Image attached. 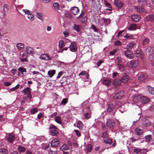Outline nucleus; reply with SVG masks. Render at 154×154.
I'll use <instances>...</instances> for the list:
<instances>
[{"label":"nucleus","mask_w":154,"mask_h":154,"mask_svg":"<svg viewBox=\"0 0 154 154\" xmlns=\"http://www.w3.org/2000/svg\"><path fill=\"white\" fill-rule=\"evenodd\" d=\"M146 52L150 55L149 60L152 66H154V47L149 46L146 50Z\"/></svg>","instance_id":"1"},{"label":"nucleus","mask_w":154,"mask_h":154,"mask_svg":"<svg viewBox=\"0 0 154 154\" xmlns=\"http://www.w3.org/2000/svg\"><path fill=\"white\" fill-rule=\"evenodd\" d=\"M116 106L115 103H108L106 106V111L108 113H110L116 110Z\"/></svg>","instance_id":"2"},{"label":"nucleus","mask_w":154,"mask_h":154,"mask_svg":"<svg viewBox=\"0 0 154 154\" xmlns=\"http://www.w3.org/2000/svg\"><path fill=\"white\" fill-rule=\"evenodd\" d=\"M125 94V92L122 91H118L113 97V98L115 100H118L121 98Z\"/></svg>","instance_id":"3"},{"label":"nucleus","mask_w":154,"mask_h":154,"mask_svg":"<svg viewBox=\"0 0 154 154\" xmlns=\"http://www.w3.org/2000/svg\"><path fill=\"white\" fill-rule=\"evenodd\" d=\"M70 51L73 52H75L77 51V48L76 46V43L75 42H71L69 47Z\"/></svg>","instance_id":"4"},{"label":"nucleus","mask_w":154,"mask_h":154,"mask_svg":"<svg viewBox=\"0 0 154 154\" xmlns=\"http://www.w3.org/2000/svg\"><path fill=\"white\" fill-rule=\"evenodd\" d=\"M106 125L107 127L112 128L115 126V123L113 120L112 119H109L106 122Z\"/></svg>","instance_id":"5"},{"label":"nucleus","mask_w":154,"mask_h":154,"mask_svg":"<svg viewBox=\"0 0 154 154\" xmlns=\"http://www.w3.org/2000/svg\"><path fill=\"white\" fill-rule=\"evenodd\" d=\"M59 144V141L58 139H55L52 140L51 146L52 147L56 148Z\"/></svg>","instance_id":"6"},{"label":"nucleus","mask_w":154,"mask_h":154,"mask_svg":"<svg viewBox=\"0 0 154 154\" xmlns=\"http://www.w3.org/2000/svg\"><path fill=\"white\" fill-rule=\"evenodd\" d=\"M86 109L88 110V111L84 114V115L85 119H87L91 118V112L90 109L89 107H87Z\"/></svg>","instance_id":"7"},{"label":"nucleus","mask_w":154,"mask_h":154,"mask_svg":"<svg viewBox=\"0 0 154 154\" xmlns=\"http://www.w3.org/2000/svg\"><path fill=\"white\" fill-rule=\"evenodd\" d=\"M125 56L128 58L133 59L134 56L133 53L130 50H127L125 51Z\"/></svg>","instance_id":"8"},{"label":"nucleus","mask_w":154,"mask_h":154,"mask_svg":"<svg viewBox=\"0 0 154 154\" xmlns=\"http://www.w3.org/2000/svg\"><path fill=\"white\" fill-rule=\"evenodd\" d=\"M114 3L115 5L118 8H121L123 5V2L120 0H115L114 1Z\"/></svg>","instance_id":"9"},{"label":"nucleus","mask_w":154,"mask_h":154,"mask_svg":"<svg viewBox=\"0 0 154 154\" xmlns=\"http://www.w3.org/2000/svg\"><path fill=\"white\" fill-rule=\"evenodd\" d=\"M41 60H51V58L49 56L48 54H42L40 57Z\"/></svg>","instance_id":"10"},{"label":"nucleus","mask_w":154,"mask_h":154,"mask_svg":"<svg viewBox=\"0 0 154 154\" xmlns=\"http://www.w3.org/2000/svg\"><path fill=\"white\" fill-rule=\"evenodd\" d=\"M140 99L141 102L143 104H146L148 103L149 101V98L145 96H143L140 97Z\"/></svg>","instance_id":"11"},{"label":"nucleus","mask_w":154,"mask_h":154,"mask_svg":"<svg viewBox=\"0 0 154 154\" xmlns=\"http://www.w3.org/2000/svg\"><path fill=\"white\" fill-rule=\"evenodd\" d=\"M9 9L8 5L7 4H5L3 7V11L2 12L3 13V15H2L3 17H4L6 15V12L8 11Z\"/></svg>","instance_id":"12"},{"label":"nucleus","mask_w":154,"mask_h":154,"mask_svg":"<svg viewBox=\"0 0 154 154\" xmlns=\"http://www.w3.org/2000/svg\"><path fill=\"white\" fill-rule=\"evenodd\" d=\"M135 9L137 11L140 13L143 12L145 11L144 8L140 6H135Z\"/></svg>","instance_id":"13"},{"label":"nucleus","mask_w":154,"mask_h":154,"mask_svg":"<svg viewBox=\"0 0 154 154\" xmlns=\"http://www.w3.org/2000/svg\"><path fill=\"white\" fill-rule=\"evenodd\" d=\"M112 84L114 86H119L121 85V81L119 79H117L113 81Z\"/></svg>","instance_id":"14"},{"label":"nucleus","mask_w":154,"mask_h":154,"mask_svg":"<svg viewBox=\"0 0 154 154\" xmlns=\"http://www.w3.org/2000/svg\"><path fill=\"white\" fill-rule=\"evenodd\" d=\"M79 9L78 7H73L72 8V12L74 14L76 15L79 12Z\"/></svg>","instance_id":"15"},{"label":"nucleus","mask_w":154,"mask_h":154,"mask_svg":"<svg viewBox=\"0 0 154 154\" xmlns=\"http://www.w3.org/2000/svg\"><path fill=\"white\" fill-rule=\"evenodd\" d=\"M146 20L147 21L154 22V15H149L146 17Z\"/></svg>","instance_id":"16"},{"label":"nucleus","mask_w":154,"mask_h":154,"mask_svg":"<svg viewBox=\"0 0 154 154\" xmlns=\"http://www.w3.org/2000/svg\"><path fill=\"white\" fill-rule=\"evenodd\" d=\"M81 27L80 25L76 24H74L73 26V29L77 32H80Z\"/></svg>","instance_id":"17"},{"label":"nucleus","mask_w":154,"mask_h":154,"mask_svg":"<svg viewBox=\"0 0 154 154\" xmlns=\"http://www.w3.org/2000/svg\"><path fill=\"white\" fill-rule=\"evenodd\" d=\"M15 139V137L12 134H10L8 135V141L11 143H13Z\"/></svg>","instance_id":"18"},{"label":"nucleus","mask_w":154,"mask_h":154,"mask_svg":"<svg viewBox=\"0 0 154 154\" xmlns=\"http://www.w3.org/2000/svg\"><path fill=\"white\" fill-rule=\"evenodd\" d=\"M26 51L28 54H33V49L30 47H27L26 48Z\"/></svg>","instance_id":"19"},{"label":"nucleus","mask_w":154,"mask_h":154,"mask_svg":"<svg viewBox=\"0 0 154 154\" xmlns=\"http://www.w3.org/2000/svg\"><path fill=\"white\" fill-rule=\"evenodd\" d=\"M54 119L55 121L58 124L61 125L62 124V121L61 117L60 116H56L55 117Z\"/></svg>","instance_id":"20"},{"label":"nucleus","mask_w":154,"mask_h":154,"mask_svg":"<svg viewBox=\"0 0 154 154\" xmlns=\"http://www.w3.org/2000/svg\"><path fill=\"white\" fill-rule=\"evenodd\" d=\"M129 79V76L125 75L123 76L121 79V81L123 83H126Z\"/></svg>","instance_id":"21"},{"label":"nucleus","mask_w":154,"mask_h":154,"mask_svg":"<svg viewBox=\"0 0 154 154\" xmlns=\"http://www.w3.org/2000/svg\"><path fill=\"white\" fill-rule=\"evenodd\" d=\"M137 26L135 24H131L128 28V29L130 30H135L137 29Z\"/></svg>","instance_id":"22"},{"label":"nucleus","mask_w":154,"mask_h":154,"mask_svg":"<svg viewBox=\"0 0 154 154\" xmlns=\"http://www.w3.org/2000/svg\"><path fill=\"white\" fill-rule=\"evenodd\" d=\"M103 83L105 85L108 86L111 84V81L109 79H105L103 80Z\"/></svg>","instance_id":"23"},{"label":"nucleus","mask_w":154,"mask_h":154,"mask_svg":"<svg viewBox=\"0 0 154 154\" xmlns=\"http://www.w3.org/2000/svg\"><path fill=\"white\" fill-rule=\"evenodd\" d=\"M130 64L133 67H135L138 65V62L137 60H132L130 62Z\"/></svg>","instance_id":"24"},{"label":"nucleus","mask_w":154,"mask_h":154,"mask_svg":"<svg viewBox=\"0 0 154 154\" xmlns=\"http://www.w3.org/2000/svg\"><path fill=\"white\" fill-rule=\"evenodd\" d=\"M35 13L36 14V17L38 18L41 20H43V16L42 13H40L38 11H36Z\"/></svg>","instance_id":"25"},{"label":"nucleus","mask_w":154,"mask_h":154,"mask_svg":"<svg viewBox=\"0 0 154 154\" xmlns=\"http://www.w3.org/2000/svg\"><path fill=\"white\" fill-rule=\"evenodd\" d=\"M135 134L137 135H140L143 133V130L139 128H137L135 129Z\"/></svg>","instance_id":"26"},{"label":"nucleus","mask_w":154,"mask_h":154,"mask_svg":"<svg viewBox=\"0 0 154 154\" xmlns=\"http://www.w3.org/2000/svg\"><path fill=\"white\" fill-rule=\"evenodd\" d=\"M131 18L132 20L135 22L137 21L140 19V17L138 15H131Z\"/></svg>","instance_id":"27"},{"label":"nucleus","mask_w":154,"mask_h":154,"mask_svg":"<svg viewBox=\"0 0 154 154\" xmlns=\"http://www.w3.org/2000/svg\"><path fill=\"white\" fill-rule=\"evenodd\" d=\"M17 149L19 152H24L26 150V149L25 147L20 146H18Z\"/></svg>","instance_id":"28"},{"label":"nucleus","mask_w":154,"mask_h":154,"mask_svg":"<svg viewBox=\"0 0 154 154\" xmlns=\"http://www.w3.org/2000/svg\"><path fill=\"white\" fill-rule=\"evenodd\" d=\"M56 71L55 70H50L48 72V75L49 77H51L55 73Z\"/></svg>","instance_id":"29"},{"label":"nucleus","mask_w":154,"mask_h":154,"mask_svg":"<svg viewBox=\"0 0 154 154\" xmlns=\"http://www.w3.org/2000/svg\"><path fill=\"white\" fill-rule=\"evenodd\" d=\"M83 125L82 123L80 121L77 122V127L79 129H82L83 127Z\"/></svg>","instance_id":"30"},{"label":"nucleus","mask_w":154,"mask_h":154,"mask_svg":"<svg viewBox=\"0 0 154 154\" xmlns=\"http://www.w3.org/2000/svg\"><path fill=\"white\" fill-rule=\"evenodd\" d=\"M135 54L136 56L138 58H140L141 55V53L140 51V50H137L135 53Z\"/></svg>","instance_id":"31"},{"label":"nucleus","mask_w":154,"mask_h":154,"mask_svg":"<svg viewBox=\"0 0 154 154\" xmlns=\"http://www.w3.org/2000/svg\"><path fill=\"white\" fill-rule=\"evenodd\" d=\"M69 149V147L66 144H63L60 148L61 150L64 151Z\"/></svg>","instance_id":"32"},{"label":"nucleus","mask_w":154,"mask_h":154,"mask_svg":"<svg viewBox=\"0 0 154 154\" xmlns=\"http://www.w3.org/2000/svg\"><path fill=\"white\" fill-rule=\"evenodd\" d=\"M119 69L121 71H123L125 70V67L122 65L119 64L117 65Z\"/></svg>","instance_id":"33"},{"label":"nucleus","mask_w":154,"mask_h":154,"mask_svg":"<svg viewBox=\"0 0 154 154\" xmlns=\"http://www.w3.org/2000/svg\"><path fill=\"white\" fill-rule=\"evenodd\" d=\"M140 97L139 96H135L133 97L132 100L134 102H138L140 99Z\"/></svg>","instance_id":"34"},{"label":"nucleus","mask_w":154,"mask_h":154,"mask_svg":"<svg viewBox=\"0 0 154 154\" xmlns=\"http://www.w3.org/2000/svg\"><path fill=\"white\" fill-rule=\"evenodd\" d=\"M8 151L5 148L0 149V154H8Z\"/></svg>","instance_id":"35"},{"label":"nucleus","mask_w":154,"mask_h":154,"mask_svg":"<svg viewBox=\"0 0 154 154\" xmlns=\"http://www.w3.org/2000/svg\"><path fill=\"white\" fill-rule=\"evenodd\" d=\"M85 75H86V76L87 77V79H88V73L87 72L85 71H82L79 74V76H80L81 75H82V76H84Z\"/></svg>","instance_id":"36"},{"label":"nucleus","mask_w":154,"mask_h":154,"mask_svg":"<svg viewBox=\"0 0 154 154\" xmlns=\"http://www.w3.org/2000/svg\"><path fill=\"white\" fill-rule=\"evenodd\" d=\"M51 134L52 136H57L58 132L56 130L54 129L51 130Z\"/></svg>","instance_id":"37"},{"label":"nucleus","mask_w":154,"mask_h":154,"mask_svg":"<svg viewBox=\"0 0 154 154\" xmlns=\"http://www.w3.org/2000/svg\"><path fill=\"white\" fill-rule=\"evenodd\" d=\"M31 89L29 88H26L25 89H24L23 90V92L25 94H28V93H29L31 92Z\"/></svg>","instance_id":"38"},{"label":"nucleus","mask_w":154,"mask_h":154,"mask_svg":"<svg viewBox=\"0 0 154 154\" xmlns=\"http://www.w3.org/2000/svg\"><path fill=\"white\" fill-rule=\"evenodd\" d=\"M17 47L19 50H21L24 48V45L22 43H19L17 44Z\"/></svg>","instance_id":"39"},{"label":"nucleus","mask_w":154,"mask_h":154,"mask_svg":"<svg viewBox=\"0 0 154 154\" xmlns=\"http://www.w3.org/2000/svg\"><path fill=\"white\" fill-rule=\"evenodd\" d=\"M149 92L152 94H154V88L149 86L148 87Z\"/></svg>","instance_id":"40"},{"label":"nucleus","mask_w":154,"mask_h":154,"mask_svg":"<svg viewBox=\"0 0 154 154\" xmlns=\"http://www.w3.org/2000/svg\"><path fill=\"white\" fill-rule=\"evenodd\" d=\"M146 77L143 75H141L139 76L138 78V80L139 82H143L144 81Z\"/></svg>","instance_id":"41"},{"label":"nucleus","mask_w":154,"mask_h":154,"mask_svg":"<svg viewBox=\"0 0 154 154\" xmlns=\"http://www.w3.org/2000/svg\"><path fill=\"white\" fill-rule=\"evenodd\" d=\"M65 45L63 41L60 40L59 42V46L60 48H63L64 46Z\"/></svg>","instance_id":"42"},{"label":"nucleus","mask_w":154,"mask_h":154,"mask_svg":"<svg viewBox=\"0 0 154 154\" xmlns=\"http://www.w3.org/2000/svg\"><path fill=\"white\" fill-rule=\"evenodd\" d=\"M103 141L104 143L106 144H111L112 143V140L111 139H107L106 140H104Z\"/></svg>","instance_id":"43"},{"label":"nucleus","mask_w":154,"mask_h":154,"mask_svg":"<svg viewBox=\"0 0 154 154\" xmlns=\"http://www.w3.org/2000/svg\"><path fill=\"white\" fill-rule=\"evenodd\" d=\"M143 150L142 149H140L138 148H134V153H138L139 152H140L141 151Z\"/></svg>","instance_id":"44"},{"label":"nucleus","mask_w":154,"mask_h":154,"mask_svg":"<svg viewBox=\"0 0 154 154\" xmlns=\"http://www.w3.org/2000/svg\"><path fill=\"white\" fill-rule=\"evenodd\" d=\"M38 111L37 108H34L30 110L31 113L32 114H34L36 113Z\"/></svg>","instance_id":"45"},{"label":"nucleus","mask_w":154,"mask_h":154,"mask_svg":"<svg viewBox=\"0 0 154 154\" xmlns=\"http://www.w3.org/2000/svg\"><path fill=\"white\" fill-rule=\"evenodd\" d=\"M68 101V99L67 98H64L62 100L61 104L62 105H66Z\"/></svg>","instance_id":"46"},{"label":"nucleus","mask_w":154,"mask_h":154,"mask_svg":"<svg viewBox=\"0 0 154 154\" xmlns=\"http://www.w3.org/2000/svg\"><path fill=\"white\" fill-rule=\"evenodd\" d=\"M53 7L55 10H59V4L58 3L55 2L53 5Z\"/></svg>","instance_id":"47"},{"label":"nucleus","mask_w":154,"mask_h":154,"mask_svg":"<svg viewBox=\"0 0 154 154\" xmlns=\"http://www.w3.org/2000/svg\"><path fill=\"white\" fill-rule=\"evenodd\" d=\"M18 70L20 71L22 73V74L23 75V72H26V69L24 68L20 67L18 69Z\"/></svg>","instance_id":"48"},{"label":"nucleus","mask_w":154,"mask_h":154,"mask_svg":"<svg viewBox=\"0 0 154 154\" xmlns=\"http://www.w3.org/2000/svg\"><path fill=\"white\" fill-rule=\"evenodd\" d=\"M151 124V122L148 120H146L144 122V125L145 127H147L150 125Z\"/></svg>","instance_id":"49"},{"label":"nucleus","mask_w":154,"mask_h":154,"mask_svg":"<svg viewBox=\"0 0 154 154\" xmlns=\"http://www.w3.org/2000/svg\"><path fill=\"white\" fill-rule=\"evenodd\" d=\"M104 5L106 7H108L109 8H112V7L111 5L108 2H107L106 1L104 0Z\"/></svg>","instance_id":"50"},{"label":"nucleus","mask_w":154,"mask_h":154,"mask_svg":"<svg viewBox=\"0 0 154 154\" xmlns=\"http://www.w3.org/2000/svg\"><path fill=\"white\" fill-rule=\"evenodd\" d=\"M92 148V146L91 144H88L87 145V149L88 152H90Z\"/></svg>","instance_id":"51"},{"label":"nucleus","mask_w":154,"mask_h":154,"mask_svg":"<svg viewBox=\"0 0 154 154\" xmlns=\"http://www.w3.org/2000/svg\"><path fill=\"white\" fill-rule=\"evenodd\" d=\"M149 42V39L148 38H145L143 41L142 43L143 45H147Z\"/></svg>","instance_id":"52"},{"label":"nucleus","mask_w":154,"mask_h":154,"mask_svg":"<svg viewBox=\"0 0 154 154\" xmlns=\"http://www.w3.org/2000/svg\"><path fill=\"white\" fill-rule=\"evenodd\" d=\"M28 17L31 21L33 20L34 19L33 15L31 13H30L28 15Z\"/></svg>","instance_id":"53"},{"label":"nucleus","mask_w":154,"mask_h":154,"mask_svg":"<svg viewBox=\"0 0 154 154\" xmlns=\"http://www.w3.org/2000/svg\"><path fill=\"white\" fill-rule=\"evenodd\" d=\"M103 22L106 24H109L110 22V19H106L105 18H103Z\"/></svg>","instance_id":"54"},{"label":"nucleus","mask_w":154,"mask_h":154,"mask_svg":"<svg viewBox=\"0 0 154 154\" xmlns=\"http://www.w3.org/2000/svg\"><path fill=\"white\" fill-rule=\"evenodd\" d=\"M139 2L141 3V4L143 6H144L146 4V0H138Z\"/></svg>","instance_id":"55"},{"label":"nucleus","mask_w":154,"mask_h":154,"mask_svg":"<svg viewBox=\"0 0 154 154\" xmlns=\"http://www.w3.org/2000/svg\"><path fill=\"white\" fill-rule=\"evenodd\" d=\"M136 45V44L133 43H131L129 44V49H132L134 48V47Z\"/></svg>","instance_id":"56"},{"label":"nucleus","mask_w":154,"mask_h":154,"mask_svg":"<svg viewBox=\"0 0 154 154\" xmlns=\"http://www.w3.org/2000/svg\"><path fill=\"white\" fill-rule=\"evenodd\" d=\"M117 51V50L116 49H115L112 51H110L109 52V54L111 55H114Z\"/></svg>","instance_id":"57"},{"label":"nucleus","mask_w":154,"mask_h":154,"mask_svg":"<svg viewBox=\"0 0 154 154\" xmlns=\"http://www.w3.org/2000/svg\"><path fill=\"white\" fill-rule=\"evenodd\" d=\"M23 11L26 14H27L28 15L30 13V11L27 9H23Z\"/></svg>","instance_id":"58"},{"label":"nucleus","mask_w":154,"mask_h":154,"mask_svg":"<svg viewBox=\"0 0 154 154\" xmlns=\"http://www.w3.org/2000/svg\"><path fill=\"white\" fill-rule=\"evenodd\" d=\"M151 136L150 135H147L146 137V142L149 141L151 139Z\"/></svg>","instance_id":"59"},{"label":"nucleus","mask_w":154,"mask_h":154,"mask_svg":"<svg viewBox=\"0 0 154 154\" xmlns=\"http://www.w3.org/2000/svg\"><path fill=\"white\" fill-rule=\"evenodd\" d=\"M74 131L76 133V134L79 137L81 135V134L80 132L78 130H74Z\"/></svg>","instance_id":"60"},{"label":"nucleus","mask_w":154,"mask_h":154,"mask_svg":"<svg viewBox=\"0 0 154 154\" xmlns=\"http://www.w3.org/2000/svg\"><path fill=\"white\" fill-rule=\"evenodd\" d=\"M84 15L85 13L82 11L81 14H80V15L78 17V19H79L81 18Z\"/></svg>","instance_id":"61"},{"label":"nucleus","mask_w":154,"mask_h":154,"mask_svg":"<svg viewBox=\"0 0 154 154\" xmlns=\"http://www.w3.org/2000/svg\"><path fill=\"white\" fill-rule=\"evenodd\" d=\"M63 71H61L59 72L56 78L57 79H59L61 76L63 74Z\"/></svg>","instance_id":"62"},{"label":"nucleus","mask_w":154,"mask_h":154,"mask_svg":"<svg viewBox=\"0 0 154 154\" xmlns=\"http://www.w3.org/2000/svg\"><path fill=\"white\" fill-rule=\"evenodd\" d=\"M117 62L119 63H121L122 61V58L120 57H117Z\"/></svg>","instance_id":"63"},{"label":"nucleus","mask_w":154,"mask_h":154,"mask_svg":"<svg viewBox=\"0 0 154 154\" xmlns=\"http://www.w3.org/2000/svg\"><path fill=\"white\" fill-rule=\"evenodd\" d=\"M91 28L95 32H97L98 31V29H97L94 25H93L91 26Z\"/></svg>","instance_id":"64"}]
</instances>
